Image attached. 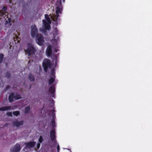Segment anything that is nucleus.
I'll list each match as a JSON object with an SVG mask.
<instances>
[{
    "label": "nucleus",
    "instance_id": "nucleus-25",
    "mask_svg": "<svg viewBox=\"0 0 152 152\" xmlns=\"http://www.w3.org/2000/svg\"><path fill=\"white\" fill-rule=\"evenodd\" d=\"M54 109H53L52 110H51L50 112V113H51V115L53 116V117L52 118H55V114L54 113Z\"/></svg>",
    "mask_w": 152,
    "mask_h": 152
},
{
    "label": "nucleus",
    "instance_id": "nucleus-35",
    "mask_svg": "<svg viewBox=\"0 0 152 152\" xmlns=\"http://www.w3.org/2000/svg\"><path fill=\"white\" fill-rule=\"evenodd\" d=\"M10 95H14V93L13 92H12L11 93V94Z\"/></svg>",
    "mask_w": 152,
    "mask_h": 152
},
{
    "label": "nucleus",
    "instance_id": "nucleus-29",
    "mask_svg": "<svg viewBox=\"0 0 152 152\" xmlns=\"http://www.w3.org/2000/svg\"><path fill=\"white\" fill-rule=\"evenodd\" d=\"M44 140L43 139L42 136H40L39 137V142L40 143H42Z\"/></svg>",
    "mask_w": 152,
    "mask_h": 152
},
{
    "label": "nucleus",
    "instance_id": "nucleus-37",
    "mask_svg": "<svg viewBox=\"0 0 152 152\" xmlns=\"http://www.w3.org/2000/svg\"><path fill=\"white\" fill-rule=\"evenodd\" d=\"M54 51L56 53H57V50L56 49H55L54 50Z\"/></svg>",
    "mask_w": 152,
    "mask_h": 152
},
{
    "label": "nucleus",
    "instance_id": "nucleus-1",
    "mask_svg": "<svg viewBox=\"0 0 152 152\" xmlns=\"http://www.w3.org/2000/svg\"><path fill=\"white\" fill-rule=\"evenodd\" d=\"M25 51L28 56L32 57L35 55L37 52V50L33 45L29 44L26 49L25 50Z\"/></svg>",
    "mask_w": 152,
    "mask_h": 152
},
{
    "label": "nucleus",
    "instance_id": "nucleus-38",
    "mask_svg": "<svg viewBox=\"0 0 152 152\" xmlns=\"http://www.w3.org/2000/svg\"><path fill=\"white\" fill-rule=\"evenodd\" d=\"M52 96V97H54L55 96L53 95V96Z\"/></svg>",
    "mask_w": 152,
    "mask_h": 152
},
{
    "label": "nucleus",
    "instance_id": "nucleus-11",
    "mask_svg": "<svg viewBox=\"0 0 152 152\" xmlns=\"http://www.w3.org/2000/svg\"><path fill=\"white\" fill-rule=\"evenodd\" d=\"M55 31L53 34V39L56 41H57L59 40V38L58 37V30L57 28H56Z\"/></svg>",
    "mask_w": 152,
    "mask_h": 152
},
{
    "label": "nucleus",
    "instance_id": "nucleus-24",
    "mask_svg": "<svg viewBox=\"0 0 152 152\" xmlns=\"http://www.w3.org/2000/svg\"><path fill=\"white\" fill-rule=\"evenodd\" d=\"M30 106H28L26 107L25 109V113H28L29 112L30 110Z\"/></svg>",
    "mask_w": 152,
    "mask_h": 152
},
{
    "label": "nucleus",
    "instance_id": "nucleus-18",
    "mask_svg": "<svg viewBox=\"0 0 152 152\" xmlns=\"http://www.w3.org/2000/svg\"><path fill=\"white\" fill-rule=\"evenodd\" d=\"M56 15H54L52 17V20L54 21H56L57 20L59 16V14H60V13H56Z\"/></svg>",
    "mask_w": 152,
    "mask_h": 152
},
{
    "label": "nucleus",
    "instance_id": "nucleus-27",
    "mask_svg": "<svg viewBox=\"0 0 152 152\" xmlns=\"http://www.w3.org/2000/svg\"><path fill=\"white\" fill-rule=\"evenodd\" d=\"M5 76L7 78H10L11 76V74L10 72H7L5 74Z\"/></svg>",
    "mask_w": 152,
    "mask_h": 152
},
{
    "label": "nucleus",
    "instance_id": "nucleus-21",
    "mask_svg": "<svg viewBox=\"0 0 152 152\" xmlns=\"http://www.w3.org/2000/svg\"><path fill=\"white\" fill-rule=\"evenodd\" d=\"M7 9V7L6 6H5L3 7L2 9V11H1L0 14L2 15H4V13L6 11Z\"/></svg>",
    "mask_w": 152,
    "mask_h": 152
},
{
    "label": "nucleus",
    "instance_id": "nucleus-33",
    "mask_svg": "<svg viewBox=\"0 0 152 152\" xmlns=\"http://www.w3.org/2000/svg\"><path fill=\"white\" fill-rule=\"evenodd\" d=\"M40 146V144L39 143H38L37 145V147L38 148H39Z\"/></svg>",
    "mask_w": 152,
    "mask_h": 152
},
{
    "label": "nucleus",
    "instance_id": "nucleus-16",
    "mask_svg": "<svg viewBox=\"0 0 152 152\" xmlns=\"http://www.w3.org/2000/svg\"><path fill=\"white\" fill-rule=\"evenodd\" d=\"M11 107L10 106L3 107L0 108V111H4L8 110H10Z\"/></svg>",
    "mask_w": 152,
    "mask_h": 152
},
{
    "label": "nucleus",
    "instance_id": "nucleus-4",
    "mask_svg": "<svg viewBox=\"0 0 152 152\" xmlns=\"http://www.w3.org/2000/svg\"><path fill=\"white\" fill-rule=\"evenodd\" d=\"M31 36L33 38L36 37L38 34V31L35 25H32L31 26Z\"/></svg>",
    "mask_w": 152,
    "mask_h": 152
},
{
    "label": "nucleus",
    "instance_id": "nucleus-20",
    "mask_svg": "<svg viewBox=\"0 0 152 152\" xmlns=\"http://www.w3.org/2000/svg\"><path fill=\"white\" fill-rule=\"evenodd\" d=\"M28 78L31 81H33L35 80L34 76L32 74H30L28 77Z\"/></svg>",
    "mask_w": 152,
    "mask_h": 152
},
{
    "label": "nucleus",
    "instance_id": "nucleus-36",
    "mask_svg": "<svg viewBox=\"0 0 152 152\" xmlns=\"http://www.w3.org/2000/svg\"><path fill=\"white\" fill-rule=\"evenodd\" d=\"M50 101L52 103H54V101L53 100H51Z\"/></svg>",
    "mask_w": 152,
    "mask_h": 152
},
{
    "label": "nucleus",
    "instance_id": "nucleus-32",
    "mask_svg": "<svg viewBox=\"0 0 152 152\" xmlns=\"http://www.w3.org/2000/svg\"><path fill=\"white\" fill-rule=\"evenodd\" d=\"M7 114L8 115V116H12V114L11 112L8 113H7Z\"/></svg>",
    "mask_w": 152,
    "mask_h": 152
},
{
    "label": "nucleus",
    "instance_id": "nucleus-7",
    "mask_svg": "<svg viewBox=\"0 0 152 152\" xmlns=\"http://www.w3.org/2000/svg\"><path fill=\"white\" fill-rule=\"evenodd\" d=\"M36 142H26L25 144L26 145V147L24 149L26 148H31L33 147L35 145Z\"/></svg>",
    "mask_w": 152,
    "mask_h": 152
},
{
    "label": "nucleus",
    "instance_id": "nucleus-28",
    "mask_svg": "<svg viewBox=\"0 0 152 152\" xmlns=\"http://www.w3.org/2000/svg\"><path fill=\"white\" fill-rule=\"evenodd\" d=\"M13 114L16 116H18L19 114V112L18 111H15L13 112Z\"/></svg>",
    "mask_w": 152,
    "mask_h": 152
},
{
    "label": "nucleus",
    "instance_id": "nucleus-10",
    "mask_svg": "<svg viewBox=\"0 0 152 152\" xmlns=\"http://www.w3.org/2000/svg\"><path fill=\"white\" fill-rule=\"evenodd\" d=\"M52 47L51 45H48L46 50V53L48 56H50L52 54Z\"/></svg>",
    "mask_w": 152,
    "mask_h": 152
},
{
    "label": "nucleus",
    "instance_id": "nucleus-13",
    "mask_svg": "<svg viewBox=\"0 0 152 152\" xmlns=\"http://www.w3.org/2000/svg\"><path fill=\"white\" fill-rule=\"evenodd\" d=\"M42 21L44 25V29L49 30L50 28V26L47 23V22L45 20H43Z\"/></svg>",
    "mask_w": 152,
    "mask_h": 152
},
{
    "label": "nucleus",
    "instance_id": "nucleus-26",
    "mask_svg": "<svg viewBox=\"0 0 152 152\" xmlns=\"http://www.w3.org/2000/svg\"><path fill=\"white\" fill-rule=\"evenodd\" d=\"M51 76H52L51 77H54V78L56 77L55 75V73L54 72V71L53 70H52L51 71Z\"/></svg>",
    "mask_w": 152,
    "mask_h": 152
},
{
    "label": "nucleus",
    "instance_id": "nucleus-17",
    "mask_svg": "<svg viewBox=\"0 0 152 152\" xmlns=\"http://www.w3.org/2000/svg\"><path fill=\"white\" fill-rule=\"evenodd\" d=\"M51 140L52 142L50 144V145L51 147H54L57 145V144L56 140Z\"/></svg>",
    "mask_w": 152,
    "mask_h": 152
},
{
    "label": "nucleus",
    "instance_id": "nucleus-3",
    "mask_svg": "<svg viewBox=\"0 0 152 152\" xmlns=\"http://www.w3.org/2000/svg\"><path fill=\"white\" fill-rule=\"evenodd\" d=\"M36 37V41L37 43L40 46H42L44 42L43 36L41 34H39Z\"/></svg>",
    "mask_w": 152,
    "mask_h": 152
},
{
    "label": "nucleus",
    "instance_id": "nucleus-31",
    "mask_svg": "<svg viewBox=\"0 0 152 152\" xmlns=\"http://www.w3.org/2000/svg\"><path fill=\"white\" fill-rule=\"evenodd\" d=\"M59 150H60L59 146L58 145L57 146V150L58 152H59Z\"/></svg>",
    "mask_w": 152,
    "mask_h": 152
},
{
    "label": "nucleus",
    "instance_id": "nucleus-23",
    "mask_svg": "<svg viewBox=\"0 0 152 152\" xmlns=\"http://www.w3.org/2000/svg\"><path fill=\"white\" fill-rule=\"evenodd\" d=\"M4 55L2 53H0V64L1 63L4 59Z\"/></svg>",
    "mask_w": 152,
    "mask_h": 152
},
{
    "label": "nucleus",
    "instance_id": "nucleus-15",
    "mask_svg": "<svg viewBox=\"0 0 152 152\" xmlns=\"http://www.w3.org/2000/svg\"><path fill=\"white\" fill-rule=\"evenodd\" d=\"M57 82L55 81V78L51 77L48 80V83L49 85H51L53 84V83L56 84Z\"/></svg>",
    "mask_w": 152,
    "mask_h": 152
},
{
    "label": "nucleus",
    "instance_id": "nucleus-8",
    "mask_svg": "<svg viewBox=\"0 0 152 152\" xmlns=\"http://www.w3.org/2000/svg\"><path fill=\"white\" fill-rule=\"evenodd\" d=\"M56 86V84L55 83H53L49 89V93L51 94V95H55Z\"/></svg>",
    "mask_w": 152,
    "mask_h": 152
},
{
    "label": "nucleus",
    "instance_id": "nucleus-14",
    "mask_svg": "<svg viewBox=\"0 0 152 152\" xmlns=\"http://www.w3.org/2000/svg\"><path fill=\"white\" fill-rule=\"evenodd\" d=\"M23 124V121H20L18 122L17 121H14L13 122V125L16 127H18L20 126H22Z\"/></svg>",
    "mask_w": 152,
    "mask_h": 152
},
{
    "label": "nucleus",
    "instance_id": "nucleus-2",
    "mask_svg": "<svg viewBox=\"0 0 152 152\" xmlns=\"http://www.w3.org/2000/svg\"><path fill=\"white\" fill-rule=\"evenodd\" d=\"M51 63L50 60L48 59H45L42 63V66L45 72H47L49 68L51 67Z\"/></svg>",
    "mask_w": 152,
    "mask_h": 152
},
{
    "label": "nucleus",
    "instance_id": "nucleus-5",
    "mask_svg": "<svg viewBox=\"0 0 152 152\" xmlns=\"http://www.w3.org/2000/svg\"><path fill=\"white\" fill-rule=\"evenodd\" d=\"M56 5V13H60V14H61L62 8L61 1L60 0H57Z\"/></svg>",
    "mask_w": 152,
    "mask_h": 152
},
{
    "label": "nucleus",
    "instance_id": "nucleus-22",
    "mask_svg": "<svg viewBox=\"0 0 152 152\" xmlns=\"http://www.w3.org/2000/svg\"><path fill=\"white\" fill-rule=\"evenodd\" d=\"M45 19L49 23L51 22L50 20V18L48 14H45Z\"/></svg>",
    "mask_w": 152,
    "mask_h": 152
},
{
    "label": "nucleus",
    "instance_id": "nucleus-34",
    "mask_svg": "<svg viewBox=\"0 0 152 152\" xmlns=\"http://www.w3.org/2000/svg\"><path fill=\"white\" fill-rule=\"evenodd\" d=\"M9 125V124L8 123H6L5 125L4 126H8Z\"/></svg>",
    "mask_w": 152,
    "mask_h": 152
},
{
    "label": "nucleus",
    "instance_id": "nucleus-9",
    "mask_svg": "<svg viewBox=\"0 0 152 152\" xmlns=\"http://www.w3.org/2000/svg\"><path fill=\"white\" fill-rule=\"evenodd\" d=\"M21 96H9V99L10 102H12L14 100L19 99L21 98Z\"/></svg>",
    "mask_w": 152,
    "mask_h": 152
},
{
    "label": "nucleus",
    "instance_id": "nucleus-30",
    "mask_svg": "<svg viewBox=\"0 0 152 152\" xmlns=\"http://www.w3.org/2000/svg\"><path fill=\"white\" fill-rule=\"evenodd\" d=\"M10 88V86H9V85L7 86L4 89V91L6 92V91H7L8 89H9Z\"/></svg>",
    "mask_w": 152,
    "mask_h": 152
},
{
    "label": "nucleus",
    "instance_id": "nucleus-6",
    "mask_svg": "<svg viewBox=\"0 0 152 152\" xmlns=\"http://www.w3.org/2000/svg\"><path fill=\"white\" fill-rule=\"evenodd\" d=\"M21 149L20 145L18 143L16 144L10 149V152H19Z\"/></svg>",
    "mask_w": 152,
    "mask_h": 152
},
{
    "label": "nucleus",
    "instance_id": "nucleus-12",
    "mask_svg": "<svg viewBox=\"0 0 152 152\" xmlns=\"http://www.w3.org/2000/svg\"><path fill=\"white\" fill-rule=\"evenodd\" d=\"M56 132L54 129H53L50 132V137L51 140L56 139Z\"/></svg>",
    "mask_w": 152,
    "mask_h": 152
},
{
    "label": "nucleus",
    "instance_id": "nucleus-19",
    "mask_svg": "<svg viewBox=\"0 0 152 152\" xmlns=\"http://www.w3.org/2000/svg\"><path fill=\"white\" fill-rule=\"evenodd\" d=\"M55 118H52V120L51 121V126H52V129H55V127L56 126V125L55 124V122L54 120Z\"/></svg>",
    "mask_w": 152,
    "mask_h": 152
}]
</instances>
